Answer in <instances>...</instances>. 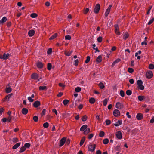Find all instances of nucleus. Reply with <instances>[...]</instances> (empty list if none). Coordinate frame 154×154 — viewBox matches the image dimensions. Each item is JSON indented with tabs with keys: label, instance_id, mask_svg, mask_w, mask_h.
I'll return each mask as SVG.
<instances>
[{
	"label": "nucleus",
	"instance_id": "4",
	"mask_svg": "<svg viewBox=\"0 0 154 154\" xmlns=\"http://www.w3.org/2000/svg\"><path fill=\"white\" fill-rule=\"evenodd\" d=\"M96 148V145L90 144L88 146V150L91 152L94 151Z\"/></svg>",
	"mask_w": 154,
	"mask_h": 154
},
{
	"label": "nucleus",
	"instance_id": "45",
	"mask_svg": "<svg viewBox=\"0 0 154 154\" xmlns=\"http://www.w3.org/2000/svg\"><path fill=\"white\" fill-rule=\"evenodd\" d=\"M87 117L86 115L84 116L82 118V120L83 121H85L87 119Z\"/></svg>",
	"mask_w": 154,
	"mask_h": 154
},
{
	"label": "nucleus",
	"instance_id": "35",
	"mask_svg": "<svg viewBox=\"0 0 154 154\" xmlns=\"http://www.w3.org/2000/svg\"><path fill=\"white\" fill-rule=\"evenodd\" d=\"M98 85L100 89H103L104 88V86L103 83L102 82H100L99 84Z\"/></svg>",
	"mask_w": 154,
	"mask_h": 154
},
{
	"label": "nucleus",
	"instance_id": "39",
	"mask_svg": "<svg viewBox=\"0 0 154 154\" xmlns=\"http://www.w3.org/2000/svg\"><path fill=\"white\" fill-rule=\"evenodd\" d=\"M115 149L118 152L120 151L121 147L119 145H118L117 146H116L115 148Z\"/></svg>",
	"mask_w": 154,
	"mask_h": 154
},
{
	"label": "nucleus",
	"instance_id": "61",
	"mask_svg": "<svg viewBox=\"0 0 154 154\" xmlns=\"http://www.w3.org/2000/svg\"><path fill=\"white\" fill-rule=\"evenodd\" d=\"M28 100L30 102H32L34 100L32 99L31 97H28Z\"/></svg>",
	"mask_w": 154,
	"mask_h": 154
},
{
	"label": "nucleus",
	"instance_id": "22",
	"mask_svg": "<svg viewBox=\"0 0 154 154\" xmlns=\"http://www.w3.org/2000/svg\"><path fill=\"white\" fill-rule=\"evenodd\" d=\"M95 101V99L94 98L91 97L89 100V102L91 104H94Z\"/></svg>",
	"mask_w": 154,
	"mask_h": 154
},
{
	"label": "nucleus",
	"instance_id": "27",
	"mask_svg": "<svg viewBox=\"0 0 154 154\" xmlns=\"http://www.w3.org/2000/svg\"><path fill=\"white\" fill-rule=\"evenodd\" d=\"M139 100L140 101H142L145 99L144 96H139L138 97Z\"/></svg>",
	"mask_w": 154,
	"mask_h": 154
},
{
	"label": "nucleus",
	"instance_id": "6",
	"mask_svg": "<svg viewBox=\"0 0 154 154\" xmlns=\"http://www.w3.org/2000/svg\"><path fill=\"white\" fill-rule=\"evenodd\" d=\"M123 105L120 102H117L116 105V107L119 109H121L124 107Z\"/></svg>",
	"mask_w": 154,
	"mask_h": 154
},
{
	"label": "nucleus",
	"instance_id": "36",
	"mask_svg": "<svg viewBox=\"0 0 154 154\" xmlns=\"http://www.w3.org/2000/svg\"><path fill=\"white\" fill-rule=\"evenodd\" d=\"M38 15L37 14H36L35 13H33L32 14L30 15V16L32 18H35L36 17H37Z\"/></svg>",
	"mask_w": 154,
	"mask_h": 154
},
{
	"label": "nucleus",
	"instance_id": "49",
	"mask_svg": "<svg viewBox=\"0 0 154 154\" xmlns=\"http://www.w3.org/2000/svg\"><path fill=\"white\" fill-rule=\"evenodd\" d=\"M105 134L104 132L103 131H101L99 134V136L100 137H102L104 136Z\"/></svg>",
	"mask_w": 154,
	"mask_h": 154
},
{
	"label": "nucleus",
	"instance_id": "29",
	"mask_svg": "<svg viewBox=\"0 0 154 154\" xmlns=\"http://www.w3.org/2000/svg\"><path fill=\"white\" fill-rule=\"evenodd\" d=\"M93 46V48L96 51L95 52V53L96 52H99L100 51L99 50H98V48L97 47H95L96 46V45L95 44H93L92 45Z\"/></svg>",
	"mask_w": 154,
	"mask_h": 154
},
{
	"label": "nucleus",
	"instance_id": "51",
	"mask_svg": "<svg viewBox=\"0 0 154 154\" xmlns=\"http://www.w3.org/2000/svg\"><path fill=\"white\" fill-rule=\"evenodd\" d=\"M66 32L67 34H71L72 32V29H66Z\"/></svg>",
	"mask_w": 154,
	"mask_h": 154
},
{
	"label": "nucleus",
	"instance_id": "26",
	"mask_svg": "<svg viewBox=\"0 0 154 154\" xmlns=\"http://www.w3.org/2000/svg\"><path fill=\"white\" fill-rule=\"evenodd\" d=\"M85 137H82L80 143V146H82L83 145L85 141Z\"/></svg>",
	"mask_w": 154,
	"mask_h": 154
},
{
	"label": "nucleus",
	"instance_id": "64",
	"mask_svg": "<svg viewBox=\"0 0 154 154\" xmlns=\"http://www.w3.org/2000/svg\"><path fill=\"white\" fill-rule=\"evenodd\" d=\"M129 82L131 84H133L134 83V80L133 79H129Z\"/></svg>",
	"mask_w": 154,
	"mask_h": 154
},
{
	"label": "nucleus",
	"instance_id": "13",
	"mask_svg": "<svg viewBox=\"0 0 154 154\" xmlns=\"http://www.w3.org/2000/svg\"><path fill=\"white\" fill-rule=\"evenodd\" d=\"M35 31L33 29H31L28 32V35L29 37L32 36L35 34Z\"/></svg>",
	"mask_w": 154,
	"mask_h": 154
},
{
	"label": "nucleus",
	"instance_id": "43",
	"mask_svg": "<svg viewBox=\"0 0 154 154\" xmlns=\"http://www.w3.org/2000/svg\"><path fill=\"white\" fill-rule=\"evenodd\" d=\"M90 57L89 56H88L87 57V59L85 61V63H88L90 61Z\"/></svg>",
	"mask_w": 154,
	"mask_h": 154
},
{
	"label": "nucleus",
	"instance_id": "56",
	"mask_svg": "<svg viewBox=\"0 0 154 154\" xmlns=\"http://www.w3.org/2000/svg\"><path fill=\"white\" fill-rule=\"evenodd\" d=\"M30 146V144L29 143H26L24 144V147H25V148H28Z\"/></svg>",
	"mask_w": 154,
	"mask_h": 154
},
{
	"label": "nucleus",
	"instance_id": "57",
	"mask_svg": "<svg viewBox=\"0 0 154 154\" xmlns=\"http://www.w3.org/2000/svg\"><path fill=\"white\" fill-rule=\"evenodd\" d=\"M12 117V116H9L7 119V121L8 122H10Z\"/></svg>",
	"mask_w": 154,
	"mask_h": 154
},
{
	"label": "nucleus",
	"instance_id": "40",
	"mask_svg": "<svg viewBox=\"0 0 154 154\" xmlns=\"http://www.w3.org/2000/svg\"><path fill=\"white\" fill-rule=\"evenodd\" d=\"M89 10V9L88 8H84L83 10L84 14H86L88 12Z\"/></svg>",
	"mask_w": 154,
	"mask_h": 154
},
{
	"label": "nucleus",
	"instance_id": "12",
	"mask_svg": "<svg viewBox=\"0 0 154 154\" xmlns=\"http://www.w3.org/2000/svg\"><path fill=\"white\" fill-rule=\"evenodd\" d=\"M37 67L39 69H41L43 67V63L40 61L36 63Z\"/></svg>",
	"mask_w": 154,
	"mask_h": 154
},
{
	"label": "nucleus",
	"instance_id": "18",
	"mask_svg": "<svg viewBox=\"0 0 154 154\" xmlns=\"http://www.w3.org/2000/svg\"><path fill=\"white\" fill-rule=\"evenodd\" d=\"M102 60V57L101 55H99L98 57L96 59V61L98 62V63H100L101 62Z\"/></svg>",
	"mask_w": 154,
	"mask_h": 154
},
{
	"label": "nucleus",
	"instance_id": "33",
	"mask_svg": "<svg viewBox=\"0 0 154 154\" xmlns=\"http://www.w3.org/2000/svg\"><path fill=\"white\" fill-rule=\"evenodd\" d=\"M51 67H52L51 64L50 63H48V65H47L48 69L49 70H50L51 69Z\"/></svg>",
	"mask_w": 154,
	"mask_h": 154
},
{
	"label": "nucleus",
	"instance_id": "37",
	"mask_svg": "<svg viewBox=\"0 0 154 154\" xmlns=\"http://www.w3.org/2000/svg\"><path fill=\"white\" fill-rule=\"evenodd\" d=\"M33 119L35 122H37L38 121V117L36 116H34L33 117Z\"/></svg>",
	"mask_w": 154,
	"mask_h": 154
},
{
	"label": "nucleus",
	"instance_id": "7",
	"mask_svg": "<svg viewBox=\"0 0 154 154\" xmlns=\"http://www.w3.org/2000/svg\"><path fill=\"white\" fill-rule=\"evenodd\" d=\"M31 77L33 79L37 80L38 79L39 76L37 73H33L31 75Z\"/></svg>",
	"mask_w": 154,
	"mask_h": 154
},
{
	"label": "nucleus",
	"instance_id": "16",
	"mask_svg": "<svg viewBox=\"0 0 154 154\" xmlns=\"http://www.w3.org/2000/svg\"><path fill=\"white\" fill-rule=\"evenodd\" d=\"M28 109L26 108H23L21 110L22 113L24 115L26 114L28 112Z\"/></svg>",
	"mask_w": 154,
	"mask_h": 154
},
{
	"label": "nucleus",
	"instance_id": "59",
	"mask_svg": "<svg viewBox=\"0 0 154 154\" xmlns=\"http://www.w3.org/2000/svg\"><path fill=\"white\" fill-rule=\"evenodd\" d=\"M106 123L107 125H109L111 123V121L109 120H106Z\"/></svg>",
	"mask_w": 154,
	"mask_h": 154
},
{
	"label": "nucleus",
	"instance_id": "46",
	"mask_svg": "<svg viewBox=\"0 0 154 154\" xmlns=\"http://www.w3.org/2000/svg\"><path fill=\"white\" fill-rule=\"evenodd\" d=\"M12 141L14 143H15L18 142L19 141V140L16 137H14L13 138Z\"/></svg>",
	"mask_w": 154,
	"mask_h": 154
},
{
	"label": "nucleus",
	"instance_id": "20",
	"mask_svg": "<svg viewBox=\"0 0 154 154\" xmlns=\"http://www.w3.org/2000/svg\"><path fill=\"white\" fill-rule=\"evenodd\" d=\"M7 20V18L4 17L3 18H2L1 20L0 21V24H2L4 23L5 22H6Z\"/></svg>",
	"mask_w": 154,
	"mask_h": 154
},
{
	"label": "nucleus",
	"instance_id": "55",
	"mask_svg": "<svg viewBox=\"0 0 154 154\" xmlns=\"http://www.w3.org/2000/svg\"><path fill=\"white\" fill-rule=\"evenodd\" d=\"M115 32L118 35H119L120 34V32L119 31V29H115Z\"/></svg>",
	"mask_w": 154,
	"mask_h": 154
},
{
	"label": "nucleus",
	"instance_id": "8",
	"mask_svg": "<svg viewBox=\"0 0 154 154\" xmlns=\"http://www.w3.org/2000/svg\"><path fill=\"white\" fill-rule=\"evenodd\" d=\"M112 5H109L108 8L106 9V12L105 14V17H107V16H108V15L109 14V13L110 12V9H111V8L112 7Z\"/></svg>",
	"mask_w": 154,
	"mask_h": 154
},
{
	"label": "nucleus",
	"instance_id": "5",
	"mask_svg": "<svg viewBox=\"0 0 154 154\" xmlns=\"http://www.w3.org/2000/svg\"><path fill=\"white\" fill-rule=\"evenodd\" d=\"M66 141V138L65 137L62 138L60 141V147H61L65 143Z\"/></svg>",
	"mask_w": 154,
	"mask_h": 154
},
{
	"label": "nucleus",
	"instance_id": "62",
	"mask_svg": "<svg viewBox=\"0 0 154 154\" xmlns=\"http://www.w3.org/2000/svg\"><path fill=\"white\" fill-rule=\"evenodd\" d=\"M78 62H79L78 60V59L74 61L75 63H74V65H75V66H77L78 65Z\"/></svg>",
	"mask_w": 154,
	"mask_h": 154
},
{
	"label": "nucleus",
	"instance_id": "42",
	"mask_svg": "<svg viewBox=\"0 0 154 154\" xmlns=\"http://www.w3.org/2000/svg\"><path fill=\"white\" fill-rule=\"evenodd\" d=\"M69 102L68 100L67 99L64 100L63 101V103L64 105H66Z\"/></svg>",
	"mask_w": 154,
	"mask_h": 154
},
{
	"label": "nucleus",
	"instance_id": "14",
	"mask_svg": "<svg viewBox=\"0 0 154 154\" xmlns=\"http://www.w3.org/2000/svg\"><path fill=\"white\" fill-rule=\"evenodd\" d=\"M136 118L138 120H140L143 118V116L142 114L138 113L137 114L136 116Z\"/></svg>",
	"mask_w": 154,
	"mask_h": 154
},
{
	"label": "nucleus",
	"instance_id": "50",
	"mask_svg": "<svg viewBox=\"0 0 154 154\" xmlns=\"http://www.w3.org/2000/svg\"><path fill=\"white\" fill-rule=\"evenodd\" d=\"M81 90V88L79 87H77L75 89V91L77 92H80Z\"/></svg>",
	"mask_w": 154,
	"mask_h": 154
},
{
	"label": "nucleus",
	"instance_id": "30",
	"mask_svg": "<svg viewBox=\"0 0 154 154\" xmlns=\"http://www.w3.org/2000/svg\"><path fill=\"white\" fill-rule=\"evenodd\" d=\"M126 94L128 96H130L132 94V91L130 90H128L126 91Z\"/></svg>",
	"mask_w": 154,
	"mask_h": 154
},
{
	"label": "nucleus",
	"instance_id": "21",
	"mask_svg": "<svg viewBox=\"0 0 154 154\" xmlns=\"http://www.w3.org/2000/svg\"><path fill=\"white\" fill-rule=\"evenodd\" d=\"M20 143H18L13 146L12 149H16L20 146Z\"/></svg>",
	"mask_w": 154,
	"mask_h": 154
},
{
	"label": "nucleus",
	"instance_id": "1",
	"mask_svg": "<svg viewBox=\"0 0 154 154\" xmlns=\"http://www.w3.org/2000/svg\"><path fill=\"white\" fill-rule=\"evenodd\" d=\"M137 84L138 85L137 88L141 90H143L144 89V87L142 85L143 82L142 81L140 80H138L137 81Z\"/></svg>",
	"mask_w": 154,
	"mask_h": 154
},
{
	"label": "nucleus",
	"instance_id": "44",
	"mask_svg": "<svg viewBox=\"0 0 154 154\" xmlns=\"http://www.w3.org/2000/svg\"><path fill=\"white\" fill-rule=\"evenodd\" d=\"M71 37L70 35H67L65 36V39L66 40H70L71 39Z\"/></svg>",
	"mask_w": 154,
	"mask_h": 154
},
{
	"label": "nucleus",
	"instance_id": "32",
	"mask_svg": "<svg viewBox=\"0 0 154 154\" xmlns=\"http://www.w3.org/2000/svg\"><path fill=\"white\" fill-rule=\"evenodd\" d=\"M12 91V89L10 87L7 88H6V92L7 93H9L11 92Z\"/></svg>",
	"mask_w": 154,
	"mask_h": 154
},
{
	"label": "nucleus",
	"instance_id": "9",
	"mask_svg": "<svg viewBox=\"0 0 154 154\" xmlns=\"http://www.w3.org/2000/svg\"><path fill=\"white\" fill-rule=\"evenodd\" d=\"M116 135L118 139H121L122 138V134L120 131L116 132Z\"/></svg>",
	"mask_w": 154,
	"mask_h": 154
},
{
	"label": "nucleus",
	"instance_id": "10",
	"mask_svg": "<svg viewBox=\"0 0 154 154\" xmlns=\"http://www.w3.org/2000/svg\"><path fill=\"white\" fill-rule=\"evenodd\" d=\"M113 114L115 116H120V112L118 109H115L113 112Z\"/></svg>",
	"mask_w": 154,
	"mask_h": 154
},
{
	"label": "nucleus",
	"instance_id": "53",
	"mask_svg": "<svg viewBox=\"0 0 154 154\" xmlns=\"http://www.w3.org/2000/svg\"><path fill=\"white\" fill-rule=\"evenodd\" d=\"M43 127L45 128H47L49 126V124L48 123L46 122L44 123L43 125Z\"/></svg>",
	"mask_w": 154,
	"mask_h": 154
},
{
	"label": "nucleus",
	"instance_id": "58",
	"mask_svg": "<svg viewBox=\"0 0 154 154\" xmlns=\"http://www.w3.org/2000/svg\"><path fill=\"white\" fill-rule=\"evenodd\" d=\"M154 21V18H152L151 20L148 23L149 25L151 24Z\"/></svg>",
	"mask_w": 154,
	"mask_h": 154
},
{
	"label": "nucleus",
	"instance_id": "19",
	"mask_svg": "<svg viewBox=\"0 0 154 154\" xmlns=\"http://www.w3.org/2000/svg\"><path fill=\"white\" fill-rule=\"evenodd\" d=\"M129 36V34L128 33L126 32L125 34H124L123 37V38L124 40H126L127 39V38Z\"/></svg>",
	"mask_w": 154,
	"mask_h": 154
},
{
	"label": "nucleus",
	"instance_id": "41",
	"mask_svg": "<svg viewBox=\"0 0 154 154\" xmlns=\"http://www.w3.org/2000/svg\"><path fill=\"white\" fill-rule=\"evenodd\" d=\"M52 52V49L51 48H49L48 49L47 53L48 54L50 55L51 54Z\"/></svg>",
	"mask_w": 154,
	"mask_h": 154
},
{
	"label": "nucleus",
	"instance_id": "11",
	"mask_svg": "<svg viewBox=\"0 0 154 154\" xmlns=\"http://www.w3.org/2000/svg\"><path fill=\"white\" fill-rule=\"evenodd\" d=\"M41 104L40 102L39 101H36L33 103V106L35 108H37Z\"/></svg>",
	"mask_w": 154,
	"mask_h": 154
},
{
	"label": "nucleus",
	"instance_id": "17",
	"mask_svg": "<svg viewBox=\"0 0 154 154\" xmlns=\"http://www.w3.org/2000/svg\"><path fill=\"white\" fill-rule=\"evenodd\" d=\"M87 125H82L80 128V130L81 131H84L87 128Z\"/></svg>",
	"mask_w": 154,
	"mask_h": 154
},
{
	"label": "nucleus",
	"instance_id": "2",
	"mask_svg": "<svg viewBox=\"0 0 154 154\" xmlns=\"http://www.w3.org/2000/svg\"><path fill=\"white\" fill-rule=\"evenodd\" d=\"M100 8V5L99 4H97L96 5L95 8H94V12L96 14L98 13Z\"/></svg>",
	"mask_w": 154,
	"mask_h": 154
},
{
	"label": "nucleus",
	"instance_id": "60",
	"mask_svg": "<svg viewBox=\"0 0 154 154\" xmlns=\"http://www.w3.org/2000/svg\"><path fill=\"white\" fill-rule=\"evenodd\" d=\"M102 38L101 37H99L97 38V41L99 42H101L102 41Z\"/></svg>",
	"mask_w": 154,
	"mask_h": 154
},
{
	"label": "nucleus",
	"instance_id": "52",
	"mask_svg": "<svg viewBox=\"0 0 154 154\" xmlns=\"http://www.w3.org/2000/svg\"><path fill=\"white\" fill-rule=\"evenodd\" d=\"M128 71L130 73H132L134 72V69L133 68H129L128 69Z\"/></svg>",
	"mask_w": 154,
	"mask_h": 154
},
{
	"label": "nucleus",
	"instance_id": "15",
	"mask_svg": "<svg viewBox=\"0 0 154 154\" xmlns=\"http://www.w3.org/2000/svg\"><path fill=\"white\" fill-rule=\"evenodd\" d=\"M12 94H13L12 93H11L6 96L4 98V101H9V99H10L11 97L12 96Z\"/></svg>",
	"mask_w": 154,
	"mask_h": 154
},
{
	"label": "nucleus",
	"instance_id": "34",
	"mask_svg": "<svg viewBox=\"0 0 154 154\" xmlns=\"http://www.w3.org/2000/svg\"><path fill=\"white\" fill-rule=\"evenodd\" d=\"M120 96L122 97H124L125 93L123 90H120Z\"/></svg>",
	"mask_w": 154,
	"mask_h": 154
},
{
	"label": "nucleus",
	"instance_id": "24",
	"mask_svg": "<svg viewBox=\"0 0 154 154\" xmlns=\"http://www.w3.org/2000/svg\"><path fill=\"white\" fill-rule=\"evenodd\" d=\"M117 122L118 123V124L117 123H115V124H114V125L115 126H119V125H121L122 124V120H118Z\"/></svg>",
	"mask_w": 154,
	"mask_h": 154
},
{
	"label": "nucleus",
	"instance_id": "38",
	"mask_svg": "<svg viewBox=\"0 0 154 154\" xmlns=\"http://www.w3.org/2000/svg\"><path fill=\"white\" fill-rule=\"evenodd\" d=\"M26 149L25 148V147L23 146L20 148V150L19 151V153H22Z\"/></svg>",
	"mask_w": 154,
	"mask_h": 154
},
{
	"label": "nucleus",
	"instance_id": "54",
	"mask_svg": "<svg viewBox=\"0 0 154 154\" xmlns=\"http://www.w3.org/2000/svg\"><path fill=\"white\" fill-rule=\"evenodd\" d=\"M107 99L106 98L103 101V104L104 106H106L107 103Z\"/></svg>",
	"mask_w": 154,
	"mask_h": 154
},
{
	"label": "nucleus",
	"instance_id": "25",
	"mask_svg": "<svg viewBox=\"0 0 154 154\" xmlns=\"http://www.w3.org/2000/svg\"><path fill=\"white\" fill-rule=\"evenodd\" d=\"M39 89L40 90H46L47 88L45 86H40L39 88Z\"/></svg>",
	"mask_w": 154,
	"mask_h": 154
},
{
	"label": "nucleus",
	"instance_id": "31",
	"mask_svg": "<svg viewBox=\"0 0 154 154\" xmlns=\"http://www.w3.org/2000/svg\"><path fill=\"white\" fill-rule=\"evenodd\" d=\"M109 141V140L107 138H106L104 139L103 140V143L105 144H107L108 143Z\"/></svg>",
	"mask_w": 154,
	"mask_h": 154
},
{
	"label": "nucleus",
	"instance_id": "63",
	"mask_svg": "<svg viewBox=\"0 0 154 154\" xmlns=\"http://www.w3.org/2000/svg\"><path fill=\"white\" fill-rule=\"evenodd\" d=\"M141 51L140 50H139L138 51V52H136L135 54V57H136V56H137L139 54H141Z\"/></svg>",
	"mask_w": 154,
	"mask_h": 154
},
{
	"label": "nucleus",
	"instance_id": "48",
	"mask_svg": "<svg viewBox=\"0 0 154 154\" xmlns=\"http://www.w3.org/2000/svg\"><path fill=\"white\" fill-rule=\"evenodd\" d=\"M149 68L150 69H153L154 68V65L152 64H150L149 65Z\"/></svg>",
	"mask_w": 154,
	"mask_h": 154
},
{
	"label": "nucleus",
	"instance_id": "23",
	"mask_svg": "<svg viewBox=\"0 0 154 154\" xmlns=\"http://www.w3.org/2000/svg\"><path fill=\"white\" fill-rule=\"evenodd\" d=\"M57 35V33H55L52 35L49 38L50 40H53L54 39Z\"/></svg>",
	"mask_w": 154,
	"mask_h": 154
},
{
	"label": "nucleus",
	"instance_id": "28",
	"mask_svg": "<svg viewBox=\"0 0 154 154\" xmlns=\"http://www.w3.org/2000/svg\"><path fill=\"white\" fill-rule=\"evenodd\" d=\"M90 129L89 128H87L85 131L84 132V134H87L90 132Z\"/></svg>",
	"mask_w": 154,
	"mask_h": 154
},
{
	"label": "nucleus",
	"instance_id": "3",
	"mask_svg": "<svg viewBox=\"0 0 154 154\" xmlns=\"http://www.w3.org/2000/svg\"><path fill=\"white\" fill-rule=\"evenodd\" d=\"M153 75L152 72L151 71H149L147 72L146 74V76L147 78L150 79L151 78Z\"/></svg>",
	"mask_w": 154,
	"mask_h": 154
},
{
	"label": "nucleus",
	"instance_id": "47",
	"mask_svg": "<svg viewBox=\"0 0 154 154\" xmlns=\"http://www.w3.org/2000/svg\"><path fill=\"white\" fill-rule=\"evenodd\" d=\"M72 51H71V52H66V51H65L64 54H65L67 56H69L72 53Z\"/></svg>",
	"mask_w": 154,
	"mask_h": 154
}]
</instances>
